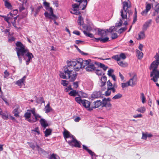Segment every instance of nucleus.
Wrapping results in <instances>:
<instances>
[{"mask_svg": "<svg viewBox=\"0 0 159 159\" xmlns=\"http://www.w3.org/2000/svg\"><path fill=\"white\" fill-rule=\"evenodd\" d=\"M26 76H24L21 79L16 81V84L19 86H22L25 81Z\"/></svg>", "mask_w": 159, "mask_h": 159, "instance_id": "aec40b11", "label": "nucleus"}, {"mask_svg": "<svg viewBox=\"0 0 159 159\" xmlns=\"http://www.w3.org/2000/svg\"><path fill=\"white\" fill-rule=\"evenodd\" d=\"M109 38L107 37L102 38L101 39V42L102 43H106L109 40Z\"/></svg>", "mask_w": 159, "mask_h": 159, "instance_id": "6e6d98bb", "label": "nucleus"}, {"mask_svg": "<svg viewBox=\"0 0 159 159\" xmlns=\"http://www.w3.org/2000/svg\"><path fill=\"white\" fill-rule=\"evenodd\" d=\"M75 101L80 104H82V101L83 100L81 99L80 97H77L75 98Z\"/></svg>", "mask_w": 159, "mask_h": 159, "instance_id": "09e8293b", "label": "nucleus"}, {"mask_svg": "<svg viewBox=\"0 0 159 159\" xmlns=\"http://www.w3.org/2000/svg\"><path fill=\"white\" fill-rule=\"evenodd\" d=\"M9 115L7 112H6V113L3 112L1 116L2 119L5 120H7L8 118Z\"/></svg>", "mask_w": 159, "mask_h": 159, "instance_id": "7c9ffc66", "label": "nucleus"}, {"mask_svg": "<svg viewBox=\"0 0 159 159\" xmlns=\"http://www.w3.org/2000/svg\"><path fill=\"white\" fill-rule=\"evenodd\" d=\"M95 72L96 74L98 75H101L102 74V73L101 71L99 70H96Z\"/></svg>", "mask_w": 159, "mask_h": 159, "instance_id": "e2e57ef3", "label": "nucleus"}, {"mask_svg": "<svg viewBox=\"0 0 159 159\" xmlns=\"http://www.w3.org/2000/svg\"><path fill=\"white\" fill-rule=\"evenodd\" d=\"M74 47L75 48H76L77 50L82 55H88V54L87 53H85L83 51H81L78 47V46L76 45H74Z\"/></svg>", "mask_w": 159, "mask_h": 159, "instance_id": "a19ab883", "label": "nucleus"}, {"mask_svg": "<svg viewBox=\"0 0 159 159\" xmlns=\"http://www.w3.org/2000/svg\"><path fill=\"white\" fill-rule=\"evenodd\" d=\"M122 2V9L120 10V16L121 19L120 20L119 22L116 24V26H121L123 23V21L125 22L124 24L126 25L128 24L127 21L130 20V16L132 15L133 12L129 9L130 8L131 5L130 2L128 0H121Z\"/></svg>", "mask_w": 159, "mask_h": 159, "instance_id": "f257e3e1", "label": "nucleus"}, {"mask_svg": "<svg viewBox=\"0 0 159 159\" xmlns=\"http://www.w3.org/2000/svg\"><path fill=\"white\" fill-rule=\"evenodd\" d=\"M114 72V70L111 69H110L108 71V75L109 76H111L112 75V73Z\"/></svg>", "mask_w": 159, "mask_h": 159, "instance_id": "052dcab7", "label": "nucleus"}, {"mask_svg": "<svg viewBox=\"0 0 159 159\" xmlns=\"http://www.w3.org/2000/svg\"><path fill=\"white\" fill-rule=\"evenodd\" d=\"M118 64L121 66L122 67H126L127 66V64L126 63H123V61H119L117 62Z\"/></svg>", "mask_w": 159, "mask_h": 159, "instance_id": "e433bc0d", "label": "nucleus"}, {"mask_svg": "<svg viewBox=\"0 0 159 159\" xmlns=\"http://www.w3.org/2000/svg\"><path fill=\"white\" fill-rule=\"evenodd\" d=\"M50 103H48L44 108V110L46 113H48L52 110V109L50 107Z\"/></svg>", "mask_w": 159, "mask_h": 159, "instance_id": "c85d7f7f", "label": "nucleus"}, {"mask_svg": "<svg viewBox=\"0 0 159 159\" xmlns=\"http://www.w3.org/2000/svg\"><path fill=\"white\" fill-rule=\"evenodd\" d=\"M91 62L90 59L83 60L81 64L83 68H84L86 66L88 65Z\"/></svg>", "mask_w": 159, "mask_h": 159, "instance_id": "bb28decb", "label": "nucleus"}, {"mask_svg": "<svg viewBox=\"0 0 159 159\" xmlns=\"http://www.w3.org/2000/svg\"><path fill=\"white\" fill-rule=\"evenodd\" d=\"M44 16L47 18L53 20L54 24L57 25H58V23L56 21V19L57 18L56 16L54 14L52 7L49 8V13L47 11L45 12Z\"/></svg>", "mask_w": 159, "mask_h": 159, "instance_id": "0eeeda50", "label": "nucleus"}, {"mask_svg": "<svg viewBox=\"0 0 159 159\" xmlns=\"http://www.w3.org/2000/svg\"><path fill=\"white\" fill-rule=\"evenodd\" d=\"M80 120V117L79 116H76L74 118V120L76 122H79Z\"/></svg>", "mask_w": 159, "mask_h": 159, "instance_id": "680f3d73", "label": "nucleus"}, {"mask_svg": "<svg viewBox=\"0 0 159 159\" xmlns=\"http://www.w3.org/2000/svg\"><path fill=\"white\" fill-rule=\"evenodd\" d=\"M72 9L70 11V12L73 14L75 15H79L80 14L79 11L78 10L79 8L81 10V8L80 7V4L78 5L76 4H74L72 5Z\"/></svg>", "mask_w": 159, "mask_h": 159, "instance_id": "6e6552de", "label": "nucleus"}, {"mask_svg": "<svg viewBox=\"0 0 159 159\" xmlns=\"http://www.w3.org/2000/svg\"><path fill=\"white\" fill-rule=\"evenodd\" d=\"M118 37L117 34L116 33H113L111 34V38L112 39H114L117 38Z\"/></svg>", "mask_w": 159, "mask_h": 159, "instance_id": "603ef678", "label": "nucleus"}, {"mask_svg": "<svg viewBox=\"0 0 159 159\" xmlns=\"http://www.w3.org/2000/svg\"><path fill=\"white\" fill-rule=\"evenodd\" d=\"M65 74L63 72H61L60 74V77L63 79H66V76Z\"/></svg>", "mask_w": 159, "mask_h": 159, "instance_id": "4d7b16f0", "label": "nucleus"}, {"mask_svg": "<svg viewBox=\"0 0 159 159\" xmlns=\"http://www.w3.org/2000/svg\"><path fill=\"white\" fill-rule=\"evenodd\" d=\"M95 70V67L93 64L89 63L86 68V70L87 71H92Z\"/></svg>", "mask_w": 159, "mask_h": 159, "instance_id": "6ab92c4d", "label": "nucleus"}, {"mask_svg": "<svg viewBox=\"0 0 159 159\" xmlns=\"http://www.w3.org/2000/svg\"><path fill=\"white\" fill-rule=\"evenodd\" d=\"M95 64L98 66L102 68L104 71H105L108 68V67L107 66H106L104 64L99 62H95Z\"/></svg>", "mask_w": 159, "mask_h": 159, "instance_id": "5701e85b", "label": "nucleus"}, {"mask_svg": "<svg viewBox=\"0 0 159 159\" xmlns=\"http://www.w3.org/2000/svg\"><path fill=\"white\" fill-rule=\"evenodd\" d=\"M108 32V30H103L101 29H98V35L101 37H103L107 35V33Z\"/></svg>", "mask_w": 159, "mask_h": 159, "instance_id": "4468645a", "label": "nucleus"}, {"mask_svg": "<svg viewBox=\"0 0 159 159\" xmlns=\"http://www.w3.org/2000/svg\"><path fill=\"white\" fill-rule=\"evenodd\" d=\"M52 130L50 129H47L44 131L45 136V137H47L51 134Z\"/></svg>", "mask_w": 159, "mask_h": 159, "instance_id": "4c0bfd02", "label": "nucleus"}, {"mask_svg": "<svg viewBox=\"0 0 159 159\" xmlns=\"http://www.w3.org/2000/svg\"><path fill=\"white\" fill-rule=\"evenodd\" d=\"M145 37L144 31H142L140 32L138 34L136 35V38L138 40L143 39Z\"/></svg>", "mask_w": 159, "mask_h": 159, "instance_id": "4be33fe9", "label": "nucleus"}, {"mask_svg": "<svg viewBox=\"0 0 159 159\" xmlns=\"http://www.w3.org/2000/svg\"><path fill=\"white\" fill-rule=\"evenodd\" d=\"M18 108H15L12 111V113L14 114V116L16 117H18L19 116Z\"/></svg>", "mask_w": 159, "mask_h": 159, "instance_id": "c9c22d12", "label": "nucleus"}, {"mask_svg": "<svg viewBox=\"0 0 159 159\" xmlns=\"http://www.w3.org/2000/svg\"><path fill=\"white\" fill-rule=\"evenodd\" d=\"M77 75V73L75 72L74 73L73 72L72 75H68L69 81L70 82L74 81L76 78Z\"/></svg>", "mask_w": 159, "mask_h": 159, "instance_id": "f3484780", "label": "nucleus"}, {"mask_svg": "<svg viewBox=\"0 0 159 159\" xmlns=\"http://www.w3.org/2000/svg\"><path fill=\"white\" fill-rule=\"evenodd\" d=\"M94 107H93V108H98L100 106H102V102L100 100H98L94 102Z\"/></svg>", "mask_w": 159, "mask_h": 159, "instance_id": "cd10ccee", "label": "nucleus"}, {"mask_svg": "<svg viewBox=\"0 0 159 159\" xmlns=\"http://www.w3.org/2000/svg\"><path fill=\"white\" fill-rule=\"evenodd\" d=\"M136 111L138 112L143 113L146 111V108L145 107H142L138 108Z\"/></svg>", "mask_w": 159, "mask_h": 159, "instance_id": "ea45409f", "label": "nucleus"}, {"mask_svg": "<svg viewBox=\"0 0 159 159\" xmlns=\"http://www.w3.org/2000/svg\"><path fill=\"white\" fill-rule=\"evenodd\" d=\"M151 8V5L150 4H147L146 6V9L145 10L143 11L141 13L142 15L144 16L147 15L148 12Z\"/></svg>", "mask_w": 159, "mask_h": 159, "instance_id": "a211bd4d", "label": "nucleus"}, {"mask_svg": "<svg viewBox=\"0 0 159 159\" xmlns=\"http://www.w3.org/2000/svg\"><path fill=\"white\" fill-rule=\"evenodd\" d=\"M112 58L113 59H114L116 60L117 62L120 60V57L118 55L113 56L112 57Z\"/></svg>", "mask_w": 159, "mask_h": 159, "instance_id": "864d4df0", "label": "nucleus"}, {"mask_svg": "<svg viewBox=\"0 0 159 159\" xmlns=\"http://www.w3.org/2000/svg\"><path fill=\"white\" fill-rule=\"evenodd\" d=\"M36 148H37V150L38 151L39 153L40 154L44 155L48 154V153L47 152L45 151L43 149L40 148L38 145H36Z\"/></svg>", "mask_w": 159, "mask_h": 159, "instance_id": "412c9836", "label": "nucleus"}, {"mask_svg": "<svg viewBox=\"0 0 159 159\" xmlns=\"http://www.w3.org/2000/svg\"><path fill=\"white\" fill-rule=\"evenodd\" d=\"M4 2L5 6L7 8L9 9H11L12 6L11 3L8 2V0H3Z\"/></svg>", "mask_w": 159, "mask_h": 159, "instance_id": "a878e982", "label": "nucleus"}, {"mask_svg": "<svg viewBox=\"0 0 159 159\" xmlns=\"http://www.w3.org/2000/svg\"><path fill=\"white\" fill-rule=\"evenodd\" d=\"M140 98L142 100V103L144 104L146 102V99L145 97L144 94L143 93H141L140 94Z\"/></svg>", "mask_w": 159, "mask_h": 159, "instance_id": "f704fd0d", "label": "nucleus"}, {"mask_svg": "<svg viewBox=\"0 0 159 159\" xmlns=\"http://www.w3.org/2000/svg\"><path fill=\"white\" fill-rule=\"evenodd\" d=\"M111 104L110 102H107L106 100H102V107H105L107 110H110L111 107Z\"/></svg>", "mask_w": 159, "mask_h": 159, "instance_id": "ddd939ff", "label": "nucleus"}, {"mask_svg": "<svg viewBox=\"0 0 159 159\" xmlns=\"http://www.w3.org/2000/svg\"><path fill=\"white\" fill-rule=\"evenodd\" d=\"M43 4L44 6L46 9V10L48 9V11H49V8H50L49 7L50 4L46 1H44L43 3Z\"/></svg>", "mask_w": 159, "mask_h": 159, "instance_id": "c03bdc74", "label": "nucleus"}, {"mask_svg": "<svg viewBox=\"0 0 159 159\" xmlns=\"http://www.w3.org/2000/svg\"><path fill=\"white\" fill-rule=\"evenodd\" d=\"M82 62V59L81 58H79L77 60H74L71 61L68 63V64H69L71 67L76 71H79L80 68H82L81 64Z\"/></svg>", "mask_w": 159, "mask_h": 159, "instance_id": "39448f33", "label": "nucleus"}, {"mask_svg": "<svg viewBox=\"0 0 159 159\" xmlns=\"http://www.w3.org/2000/svg\"><path fill=\"white\" fill-rule=\"evenodd\" d=\"M30 146L32 148V149H34L35 148V146L34 144L33 143H28Z\"/></svg>", "mask_w": 159, "mask_h": 159, "instance_id": "0e129e2a", "label": "nucleus"}, {"mask_svg": "<svg viewBox=\"0 0 159 159\" xmlns=\"http://www.w3.org/2000/svg\"><path fill=\"white\" fill-rule=\"evenodd\" d=\"M102 95V93L101 92L96 91L93 93L91 95V97L94 98H99L101 97Z\"/></svg>", "mask_w": 159, "mask_h": 159, "instance_id": "dca6fc26", "label": "nucleus"}, {"mask_svg": "<svg viewBox=\"0 0 159 159\" xmlns=\"http://www.w3.org/2000/svg\"><path fill=\"white\" fill-rule=\"evenodd\" d=\"M92 156H93L95 154L94 152H93L91 150L89 149H88V150L87 151Z\"/></svg>", "mask_w": 159, "mask_h": 159, "instance_id": "774afa93", "label": "nucleus"}, {"mask_svg": "<svg viewBox=\"0 0 159 159\" xmlns=\"http://www.w3.org/2000/svg\"><path fill=\"white\" fill-rule=\"evenodd\" d=\"M63 134L66 141L71 146L80 148V143L75 138V137L67 131H64Z\"/></svg>", "mask_w": 159, "mask_h": 159, "instance_id": "20e7f679", "label": "nucleus"}, {"mask_svg": "<svg viewBox=\"0 0 159 159\" xmlns=\"http://www.w3.org/2000/svg\"><path fill=\"white\" fill-rule=\"evenodd\" d=\"M151 21V20H150L145 23L143 25V31H144L147 30V28L149 27V25L150 24Z\"/></svg>", "mask_w": 159, "mask_h": 159, "instance_id": "393cba45", "label": "nucleus"}, {"mask_svg": "<svg viewBox=\"0 0 159 159\" xmlns=\"http://www.w3.org/2000/svg\"><path fill=\"white\" fill-rule=\"evenodd\" d=\"M136 52L138 55V58L139 59H141L143 57V52H140L138 50H136L135 51Z\"/></svg>", "mask_w": 159, "mask_h": 159, "instance_id": "473e14b6", "label": "nucleus"}, {"mask_svg": "<svg viewBox=\"0 0 159 159\" xmlns=\"http://www.w3.org/2000/svg\"><path fill=\"white\" fill-rule=\"evenodd\" d=\"M32 113L34 116V118H33L32 119L31 123L35 122L38 120L39 118H41V116L39 114L36 113L35 110L34 108L32 109L31 111Z\"/></svg>", "mask_w": 159, "mask_h": 159, "instance_id": "9d476101", "label": "nucleus"}, {"mask_svg": "<svg viewBox=\"0 0 159 159\" xmlns=\"http://www.w3.org/2000/svg\"><path fill=\"white\" fill-rule=\"evenodd\" d=\"M83 32L85 35L87 37H89L90 38H93L94 35L92 34L89 33V32H87L86 31L84 30Z\"/></svg>", "mask_w": 159, "mask_h": 159, "instance_id": "58836bf2", "label": "nucleus"}, {"mask_svg": "<svg viewBox=\"0 0 159 159\" xmlns=\"http://www.w3.org/2000/svg\"><path fill=\"white\" fill-rule=\"evenodd\" d=\"M42 8V6H39L37 7V8L35 10V12L34 15V16H36L39 12V11L40 9Z\"/></svg>", "mask_w": 159, "mask_h": 159, "instance_id": "49530a36", "label": "nucleus"}, {"mask_svg": "<svg viewBox=\"0 0 159 159\" xmlns=\"http://www.w3.org/2000/svg\"><path fill=\"white\" fill-rule=\"evenodd\" d=\"M111 92L109 87H107V90L105 92V95L106 96H108L110 95Z\"/></svg>", "mask_w": 159, "mask_h": 159, "instance_id": "de8ad7c7", "label": "nucleus"}, {"mask_svg": "<svg viewBox=\"0 0 159 159\" xmlns=\"http://www.w3.org/2000/svg\"><path fill=\"white\" fill-rule=\"evenodd\" d=\"M31 131L36 132L38 135L40 134V132L39 130V129L38 127L35 128L34 129L32 130Z\"/></svg>", "mask_w": 159, "mask_h": 159, "instance_id": "13d9d810", "label": "nucleus"}, {"mask_svg": "<svg viewBox=\"0 0 159 159\" xmlns=\"http://www.w3.org/2000/svg\"><path fill=\"white\" fill-rule=\"evenodd\" d=\"M84 21L83 18L81 16H80L78 17V23L79 25H81L84 24Z\"/></svg>", "mask_w": 159, "mask_h": 159, "instance_id": "72a5a7b5", "label": "nucleus"}, {"mask_svg": "<svg viewBox=\"0 0 159 159\" xmlns=\"http://www.w3.org/2000/svg\"><path fill=\"white\" fill-rule=\"evenodd\" d=\"M68 82L66 80H62L61 81V84L64 86H66L68 85Z\"/></svg>", "mask_w": 159, "mask_h": 159, "instance_id": "3c124183", "label": "nucleus"}, {"mask_svg": "<svg viewBox=\"0 0 159 159\" xmlns=\"http://www.w3.org/2000/svg\"><path fill=\"white\" fill-rule=\"evenodd\" d=\"M121 86L122 88H126L128 86H129V84L128 82L126 83H122L121 84Z\"/></svg>", "mask_w": 159, "mask_h": 159, "instance_id": "8fccbe9b", "label": "nucleus"}, {"mask_svg": "<svg viewBox=\"0 0 159 159\" xmlns=\"http://www.w3.org/2000/svg\"><path fill=\"white\" fill-rule=\"evenodd\" d=\"M82 104L83 106L86 108H89V110L91 111L93 109V108H90L89 106L90 105V102L87 100H83L82 101Z\"/></svg>", "mask_w": 159, "mask_h": 159, "instance_id": "2eb2a0df", "label": "nucleus"}, {"mask_svg": "<svg viewBox=\"0 0 159 159\" xmlns=\"http://www.w3.org/2000/svg\"><path fill=\"white\" fill-rule=\"evenodd\" d=\"M156 60L153 61L151 64L150 66V69H152L151 72L150 76L153 77L151 79L154 82L157 81L158 79L159 78V70L157 69V68L159 64V55L157 53L155 56Z\"/></svg>", "mask_w": 159, "mask_h": 159, "instance_id": "7ed1b4c3", "label": "nucleus"}, {"mask_svg": "<svg viewBox=\"0 0 159 159\" xmlns=\"http://www.w3.org/2000/svg\"><path fill=\"white\" fill-rule=\"evenodd\" d=\"M100 80L101 86L102 87L105 85L107 80V77L106 76L102 77Z\"/></svg>", "mask_w": 159, "mask_h": 159, "instance_id": "c756f323", "label": "nucleus"}, {"mask_svg": "<svg viewBox=\"0 0 159 159\" xmlns=\"http://www.w3.org/2000/svg\"><path fill=\"white\" fill-rule=\"evenodd\" d=\"M13 14V13L12 12H10L7 15V16H2L8 24H10L11 23L14 24L15 23L16 20L17 19V17L16 16L14 17Z\"/></svg>", "mask_w": 159, "mask_h": 159, "instance_id": "423d86ee", "label": "nucleus"}, {"mask_svg": "<svg viewBox=\"0 0 159 159\" xmlns=\"http://www.w3.org/2000/svg\"><path fill=\"white\" fill-rule=\"evenodd\" d=\"M73 85L74 87L75 88L77 89L78 86V82H75L73 83Z\"/></svg>", "mask_w": 159, "mask_h": 159, "instance_id": "338daca9", "label": "nucleus"}, {"mask_svg": "<svg viewBox=\"0 0 159 159\" xmlns=\"http://www.w3.org/2000/svg\"><path fill=\"white\" fill-rule=\"evenodd\" d=\"M129 86L133 87L135 86L137 82V77L136 75H134L128 81Z\"/></svg>", "mask_w": 159, "mask_h": 159, "instance_id": "f8f14e48", "label": "nucleus"}, {"mask_svg": "<svg viewBox=\"0 0 159 159\" xmlns=\"http://www.w3.org/2000/svg\"><path fill=\"white\" fill-rule=\"evenodd\" d=\"M16 45L17 46L16 48V51L20 62L21 63L22 61V58L20 57L21 55L25 60L26 65H28L32 58L34 57L33 55L20 42H17L16 43Z\"/></svg>", "mask_w": 159, "mask_h": 159, "instance_id": "f03ea898", "label": "nucleus"}, {"mask_svg": "<svg viewBox=\"0 0 159 159\" xmlns=\"http://www.w3.org/2000/svg\"><path fill=\"white\" fill-rule=\"evenodd\" d=\"M78 94V93L75 90H72L69 93V95L71 96H75Z\"/></svg>", "mask_w": 159, "mask_h": 159, "instance_id": "a18cd8bd", "label": "nucleus"}, {"mask_svg": "<svg viewBox=\"0 0 159 159\" xmlns=\"http://www.w3.org/2000/svg\"><path fill=\"white\" fill-rule=\"evenodd\" d=\"M122 95L121 94L119 93L114 96L112 98V99L113 100L119 99L121 98L122 97Z\"/></svg>", "mask_w": 159, "mask_h": 159, "instance_id": "37998d69", "label": "nucleus"}, {"mask_svg": "<svg viewBox=\"0 0 159 159\" xmlns=\"http://www.w3.org/2000/svg\"><path fill=\"white\" fill-rule=\"evenodd\" d=\"M31 110H28L24 114V117L25 119L30 123H31L32 119L30 118L31 116V113H32Z\"/></svg>", "mask_w": 159, "mask_h": 159, "instance_id": "9b49d317", "label": "nucleus"}, {"mask_svg": "<svg viewBox=\"0 0 159 159\" xmlns=\"http://www.w3.org/2000/svg\"><path fill=\"white\" fill-rule=\"evenodd\" d=\"M154 10L155 11L153 13V15L155 16L159 13V3L155 6Z\"/></svg>", "mask_w": 159, "mask_h": 159, "instance_id": "2f4dec72", "label": "nucleus"}, {"mask_svg": "<svg viewBox=\"0 0 159 159\" xmlns=\"http://www.w3.org/2000/svg\"><path fill=\"white\" fill-rule=\"evenodd\" d=\"M68 65L64 66L62 69L64 73L67 76L72 74V69H73V68H72L71 67V66L69 64Z\"/></svg>", "mask_w": 159, "mask_h": 159, "instance_id": "1a4fd4ad", "label": "nucleus"}, {"mask_svg": "<svg viewBox=\"0 0 159 159\" xmlns=\"http://www.w3.org/2000/svg\"><path fill=\"white\" fill-rule=\"evenodd\" d=\"M39 121L41 126L44 129L48 126V123L44 119H41Z\"/></svg>", "mask_w": 159, "mask_h": 159, "instance_id": "b1692460", "label": "nucleus"}, {"mask_svg": "<svg viewBox=\"0 0 159 159\" xmlns=\"http://www.w3.org/2000/svg\"><path fill=\"white\" fill-rule=\"evenodd\" d=\"M36 102L38 103L42 104L43 103H44V101L43 98L39 97L36 99Z\"/></svg>", "mask_w": 159, "mask_h": 159, "instance_id": "79ce46f5", "label": "nucleus"}, {"mask_svg": "<svg viewBox=\"0 0 159 159\" xmlns=\"http://www.w3.org/2000/svg\"><path fill=\"white\" fill-rule=\"evenodd\" d=\"M119 57H120V58H121L123 60L125 59L126 58L125 54L123 53H122L120 54Z\"/></svg>", "mask_w": 159, "mask_h": 159, "instance_id": "bf43d9fd", "label": "nucleus"}, {"mask_svg": "<svg viewBox=\"0 0 159 159\" xmlns=\"http://www.w3.org/2000/svg\"><path fill=\"white\" fill-rule=\"evenodd\" d=\"M147 133H142V136L141 138L142 139L145 140L147 139Z\"/></svg>", "mask_w": 159, "mask_h": 159, "instance_id": "5fc2aeb1", "label": "nucleus"}, {"mask_svg": "<svg viewBox=\"0 0 159 159\" xmlns=\"http://www.w3.org/2000/svg\"><path fill=\"white\" fill-rule=\"evenodd\" d=\"M4 78H7L9 75V73L7 70H5L4 72Z\"/></svg>", "mask_w": 159, "mask_h": 159, "instance_id": "69168bd1", "label": "nucleus"}]
</instances>
